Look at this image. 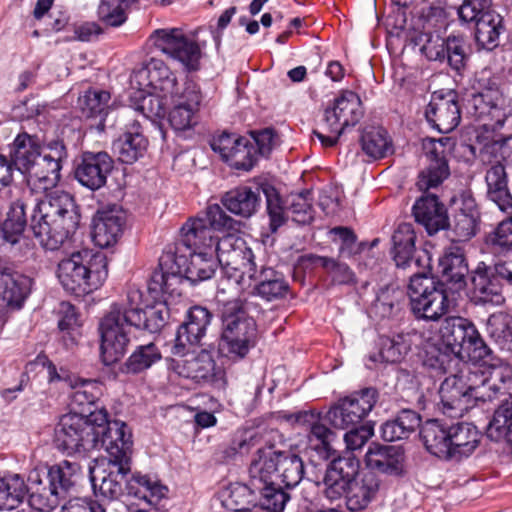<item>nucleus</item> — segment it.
<instances>
[{
    "label": "nucleus",
    "mask_w": 512,
    "mask_h": 512,
    "mask_svg": "<svg viewBox=\"0 0 512 512\" xmlns=\"http://www.w3.org/2000/svg\"><path fill=\"white\" fill-rule=\"evenodd\" d=\"M466 346L463 349L461 357L467 356L470 360L475 362L476 365H481L482 369L487 367L491 362V349L481 338L478 330L474 331V336H471Z\"/></svg>",
    "instance_id": "nucleus-61"
},
{
    "label": "nucleus",
    "mask_w": 512,
    "mask_h": 512,
    "mask_svg": "<svg viewBox=\"0 0 512 512\" xmlns=\"http://www.w3.org/2000/svg\"><path fill=\"white\" fill-rule=\"evenodd\" d=\"M74 391L71 394V405L74 410V413L84 416L83 414L88 412L90 414V410L86 409L87 407L93 405L97 400V392H96V383L91 380H84L78 378L77 387L73 388Z\"/></svg>",
    "instance_id": "nucleus-58"
},
{
    "label": "nucleus",
    "mask_w": 512,
    "mask_h": 512,
    "mask_svg": "<svg viewBox=\"0 0 512 512\" xmlns=\"http://www.w3.org/2000/svg\"><path fill=\"white\" fill-rule=\"evenodd\" d=\"M413 215L429 235H434L449 226V217L445 205L433 194L421 196L413 205Z\"/></svg>",
    "instance_id": "nucleus-30"
},
{
    "label": "nucleus",
    "mask_w": 512,
    "mask_h": 512,
    "mask_svg": "<svg viewBox=\"0 0 512 512\" xmlns=\"http://www.w3.org/2000/svg\"><path fill=\"white\" fill-rule=\"evenodd\" d=\"M122 163L133 164L144 157L148 148V140L141 131L138 121L127 126L122 137L113 145Z\"/></svg>",
    "instance_id": "nucleus-37"
},
{
    "label": "nucleus",
    "mask_w": 512,
    "mask_h": 512,
    "mask_svg": "<svg viewBox=\"0 0 512 512\" xmlns=\"http://www.w3.org/2000/svg\"><path fill=\"white\" fill-rule=\"evenodd\" d=\"M481 434L471 423L459 422L450 426L449 460L469 457L480 443Z\"/></svg>",
    "instance_id": "nucleus-36"
},
{
    "label": "nucleus",
    "mask_w": 512,
    "mask_h": 512,
    "mask_svg": "<svg viewBox=\"0 0 512 512\" xmlns=\"http://www.w3.org/2000/svg\"><path fill=\"white\" fill-rule=\"evenodd\" d=\"M169 123L174 130L184 131L196 124V113L199 110L202 93L199 85L192 79H186L175 95L171 94Z\"/></svg>",
    "instance_id": "nucleus-17"
},
{
    "label": "nucleus",
    "mask_w": 512,
    "mask_h": 512,
    "mask_svg": "<svg viewBox=\"0 0 512 512\" xmlns=\"http://www.w3.org/2000/svg\"><path fill=\"white\" fill-rule=\"evenodd\" d=\"M416 233L411 223H401L392 235V255L398 268H415V271H422L420 268L421 258L416 256Z\"/></svg>",
    "instance_id": "nucleus-31"
},
{
    "label": "nucleus",
    "mask_w": 512,
    "mask_h": 512,
    "mask_svg": "<svg viewBox=\"0 0 512 512\" xmlns=\"http://www.w3.org/2000/svg\"><path fill=\"white\" fill-rule=\"evenodd\" d=\"M79 223L80 213L74 197L55 191L35 203L30 226L40 244L54 251L75 233Z\"/></svg>",
    "instance_id": "nucleus-4"
},
{
    "label": "nucleus",
    "mask_w": 512,
    "mask_h": 512,
    "mask_svg": "<svg viewBox=\"0 0 512 512\" xmlns=\"http://www.w3.org/2000/svg\"><path fill=\"white\" fill-rule=\"evenodd\" d=\"M126 218L117 206L98 211L93 219L92 239L100 248L115 245L121 237Z\"/></svg>",
    "instance_id": "nucleus-27"
},
{
    "label": "nucleus",
    "mask_w": 512,
    "mask_h": 512,
    "mask_svg": "<svg viewBox=\"0 0 512 512\" xmlns=\"http://www.w3.org/2000/svg\"><path fill=\"white\" fill-rule=\"evenodd\" d=\"M248 278L257 282L255 294L268 302L283 299L289 293L284 275L271 267H262L260 271L256 269V275Z\"/></svg>",
    "instance_id": "nucleus-42"
},
{
    "label": "nucleus",
    "mask_w": 512,
    "mask_h": 512,
    "mask_svg": "<svg viewBox=\"0 0 512 512\" xmlns=\"http://www.w3.org/2000/svg\"><path fill=\"white\" fill-rule=\"evenodd\" d=\"M282 418L288 422L308 427V446L316 451L321 459L327 460L334 454L335 451L331 443L335 438V433L321 423L313 412L300 411L293 414H284Z\"/></svg>",
    "instance_id": "nucleus-23"
},
{
    "label": "nucleus",
    "mask_w": 512,
    "mask_h": 512,
    "mask_svg": "<svg viewBox=\"0 0 512 512\" xmlns=\"http://www.w3.org/2000/svg\"><path fill=\"white\" fill-rule=\"evenodd\" d=\"M181 233L183 245L192 251H215L220 239L201 217L187 221L182 226Z\"/></svg>",
    "instance_id": "nucleus-43"
},
{
    "label": "nucleus",
    "mask_w": 512,
    "mask_h": 512,
    "mask_svg": "<svg viewBox=\"0 0 512 512\" xmlns=\"http://www.w3.org/2000/svg\"><path fill=\"white\" fill-rule=\"evenodd\" d=\"M131 82L138 86L139 91L152 89L164 93L166 97L180 90L181 85L163 60L151 57L141 68L134 71Z\"/></svg>",
    "instance_id": "nucleus-19"
},
{
    "label": "nucleus",
    "mask_w": 512,
    "mask_h": 512,
    "mask_svg": "<svg viewBox=\"0 0 512 512\" xmlns=\"http://www.w3.org/2000/svg\"><path fill=\"white\" fill-rule=\"evenodd\" d=\"M132 444L129 432L106 450L110 459L107 474L102 477L99 485L100 499L120 498L124 495L126 477L131 472Z\"/></svg>",
    "instance_id": "nucleus-12"
},
{
    "label": "nucleus",
    "mask_w": 512,
    "mask_h": 512,
    "mask_svg": "<svg viewBox=\"0 0 512 512\" xmlns=\"http://www.w3.org/2000/svg\"><path fill=\"white\" fill-rule=\"evenodd\" d=\"M63 499L65 498L50 485L38 487L29 496L28 509L33 512H51L59 506Z\"/></svg>",
    "instance_id": "nucleus-59"
},
{
    "label": "nucleus",
    "mask_w": 512,
    "mask_h": 512,
    "mask_svg": "<svg viewBox=\"0 0 512 512\" xmlns=\"http://www.w3.org/2000/svg\"><path fill=\"white\" fill-rule=\"evenodd\" d=\"M109 100L110 93L103 90H89L79 98V105L83 116L99 119V130H104V121L110 109Z\"/></svg>",
    "instance_id": "nucleus-53"
},
{
    "label": "nucleus",
    "mask_w": 512,
    "mask_h": 512,
    "mask_svg": "<svg viewBox=\"0 0 512 512\" xmlns=\"http://www.w3.org/2000/svg\"><path fill=\"white\" fill-rule=\"evenodd\" d=\"M32 280L8 269L0 271V297L7 307L19 309L30 293Z\"/></svg>",
    "instance_id": "nucleus-38"
},
{
    "label": "nucleus",
    "mask_w": 512,
    "mask_h": 512,
    "mask_svg": "<svg viewBox=\"0 0 512 512\" xmlns=\"http://www.w3.org/2000/svg\"><path fill=\"white\" fill-rule=\"evenodd\" d=\"M141 300L142 294L139 290H130L126 298L112 304L109 312L102 318L99 325L100 348L106 365L118 361L125 354L132 327L157 333L167 323L169 308L165 303L159 302L142 309Z\"/></svg>",
    "instance_id": "nucleus-2"
},
{
    "label": "nucleus",
    "mask_w": 512,
    "mask_h": 512,
    "mask_svg": "<svg viewBox=\"0 0 512 512\" xmlns=\"http://www.w3.org/2000/svg\"><path fill=\"white\" fill-rule=\"evenodd\" d=\"M364 110L360 97L351 90H343L333 101L331 106L324 110L323 129L333 136L325 135L316 130L323 147H333L338 143L339 137L347 127L355 126L363 117Z\"/></svg>",
    "instance_id": "nucleus-9"
},
{
    "label": "nucleus",
    "mask_w": 512,
    "mask_h": 512,
    "mask_svg": "<svg viewBox=\"0 0 512 512\" xmlns=\"http://www.w3.org/2000/svg\"><path fill=\"white\" fill-rule=\"evenodd\" d=\"M43 150L40 140L35 135L23 132L18 134L11 144L9 157L15 169L26 175Z\"/></svg>",
    "instance_id": "nucleus-40"
},
{
    "label": "nucleus",
    "mask_w": 512,
    "mask_h": 512,
    "mask_svg": "<svg viewBox=\"0 0 512 512\" xmlns=\"http://www.w3.org/2000/svg\"><path fill=\"white\" fill-rule=\"evenodd\" d=\"M252 466L263 468V473L279 478L286 488L296 487L304 478L305 467L302 458L291 450H269L259 448Z\"/></svg>",
    "instance_id": "nucleus-11"
},
{
    "label": "nucleus",
    "mask_w": 512,
    "mask_h": 512,
    "mask_svg": "<svg viewBox=\"0 0 512 512\" xmlns=\"http://www.w3.org/2000/svg\"><path fill=\"white\" fill-rule=\"evenodd\" d=\"M144 92L140 91L139 96L136 97L135 110L150 119L164 117L169 109L170 98L166 97L164 93L153 90Z\"/></svg>",
    "instance_id": "nucleus-57"
},
{
    "label": "nucleus",
    "mask_w": 512,
    "mask_h": 512,
    "mask_svg": "<svg viewBox=\"0 0 512 512\" xmlns=\"http://www.w3.org/2000/svg\"><path fill=\"white\" fill-rule=\"evenodd\" d=\"M414 336L415 334L403 332L393 336H381L378 343L379 351L369 354V361L374 364L400 362L411 350Z\"/></svg>",
    "instance_id": "nucleus-41"
},
{
    "label": "nucleus",
    "mask_w": 512,
    "mask_h": 512,
    "mask_svg": "<svg viewBox=\"0 0 512 512\" xmlns=\"http://www.w3.org/2000/svg\"><path fill=\"white\" fill-rule=\"evenodd\" d=\"M473 295L478 303L499 305L504 301L502 285L504 280L494 272V265L480 262L472 272Z\"/></svg>",
    "instance_id": "nucleus-29"
},
{
    "label": "nucleus",
    "mask_w": 512,
    "mask_h": 512,
    "mask_svg": "<svg viewBox=\"0 0 512 512\" xmlns=\"http://www.w3.org/2000/svg\"><path fill=\"white\" fill-rule=\"evenodd\" d=\"M214 253V251H192L187 258L176 252L172 257L175 274L184 277L192 284L211 279L219 265L218 260L214 258Z\"/></svg>",
    "instance_id": "nucleus-24"
},
{
    "label": "nucleus",
    "mask_w": 512,
    "mask_h": 512,
    "mask_svg": "<svg viewBox=\"0 0 512 512\" xmlns=\"http://www.w3.org/2000/svg\"><path fill=\"white\" fill-rule=\"evenodd\" d=\"M404 451L399 446L373 444L366 455V465L382 473L399 475L403 471Z\"/></svg>",
    "instance_id": "nucleus-34"
},
{
    "label": "nucleus",
    "mask_w": 512,
    "mask_h": 512,
    "mask_svg": "<svg viewBox=\"0 0 512 512\" xmlns=\"http://www.w3.org/2000/svg\"><path fill=\"white\" fill-rule=\"evenodd\" d=\"M302 259L309 261L311 264L323 267L335 284L348 285L355 283V274L345 263L338 262L333 258L314 254L305 255Z\"/></svg>",
    "instance_id": "nucleus-56"
},
{
    "label": "nucleus",
    "mask_w": 512,
    "mask_h": 512,
    "mask_svg": "<svg viewBox=\"0 0 512 512\" xmlns=\"http://www.w3.org/2000/svg\"><path fill=\"white\" fill-rule=\"evenodd\" d=\"M311 192L305 190L301 193L291 195L289 211L292 218L299 224H309L313 220V208L309 198Z\"/></svg>",
    "instance_id": "nucleus-62"
},
{
    "label": "nucleus",
    "mask_w": 512,
    "mask_h": 512,
    "mask_svg": "<svg viewBox=\"0 0 512 512\" xmlns=\"http://www.w3.org/2000/svg\"><path fill=\"white\" fill-rule=\"evenodd\" d=\"M424 268L410 276L411 311L418 319L436 321L454 304V295L465 289L469 268L463 249L457 245L446 247L439 258L441 281H435Z\"/></svg>",
    "instance_id": "nucleus-1"
},
{
    "label": "nucleus",
    "mask_w": 512,
    "mask_h": 512,
    "mask_svg": "<svg viewBox=\"0 0 512 512\" xmlns=\"http://www.w3.org/2000/svg\"><path fill=\"white\" fill-rule=\"evenodd\" d=\"M380 486L381 480L373 471L361 473L345 487L347 508L352 512L366 509L375 500Z\"/></svg>",
    "instance_id": "nucleus-32"
},
{
    "label": "nucleus",
    "mask_w": 512,
    "mask_h": 512,
    "mask_svg": "<svg viewBox=\"0 0 512 512\" xmlns=\"http://www.w3.org/2000/svg\"><path fill=\"white\" fill-rule=\"evenodd\" d=\"M481 213L475 198L463 194L459 209L453 216L448 228L453 234V242H465L473 238L480 230Z\"/></svg>",
    "instance_id": "nucleus-28"
},
{
    "label": "nucleus",
    "mask_w": 512,
    "mask_h": 512,
    "mask_svg": "<svg viewBox=\"0 0 512 512\" xmlns=\"http://www.w3.org/2000/svg\"><path fill=\"white\" fill-rule=\"evenodd\" d=\"M125 488L129 496L145 500L153 505L157 504L167 492V488L158 480L139 473L133 474L129 479L126 477Z\"/></svg>",
    "instance_id": "nucleus-48"
},
{
    "label": "nucleus",
    "mask_w": 512,
    "mask_h": 512,
    "mask_svg": "<svg viewBox=\"0 0 512 512\" xmlns=\"http://www.w3.org/2000/svg\"><path fill=\"white\" fill-rule=\"evenodd\" d=\"M463 22H475V39L479 47L493 50L503 31L502 17L492 9V0H464L458 8Z\"/></svg>",
    "instance_id": "nucleus-10"
},
{
    "label": "nucleus",
    "mask_w": 512,
    "mask_h": 512,
    "mask_svg": "<svg viewBox=\"0 0 512 512\" xmlns=\"http://www.w3.org/2000/svg\"><path fill=\"white\" fill-rule=\"evenodd\" d=\"M262 469L252 465L249 467L250 487L252 493L255 494L256 504L262 510L283 512L290 496L275 482L272 476L264 474Z\"/></svg>",
    "instance_id": "nucleus-22"
},
{
    "label": "nucleus",
    "mask_w": 512,
    "mask_h": 512,
    "mask_svg": "<svg viewBox=\"0 0 512 512\" xmlns=\"http://www.w3.org/2000/svg\"><path fill=\"white\" fill-rule=\"evenodd\" d=\"M501 102L502 95L497 88H487L475 93L470 100L474 114L479 118L490 115L492 110H496Z\"/></svg>",
    "instance_id": "nucleus-60"
},
{
    "label": "nucleus",
    "mask_w": 512,
    "mask_h": 512,
    "mask_svg": "<svg viewBox=\"0 0 512 512\" xmlns=\"http://www.w3.org/2000/svg\"><path fill=\"white\" fill-rule=\"evenodd\" d=\"M429 161L418 177L417 186L420 190H429L439 186L450 174L448 161L443 150H438L436 145L427 151Z\"/></svg>",
    "instance_id": "nucleus-45"
},
{
    "label": "nucleus",
    "mask_w": 512,
    "mask_h": 512,
    "mask_svg": "<svg viewBox=\"0 0 512 512\" xmlns=\"http://www.w3.org/2000/svg\"><path fill=\"white\" fill-rule=\"evenodd\" d=\"M203 220L207 221V225L215 231L222 230H238L239 222L226 214L222 207L218 204L209 205L206 209Z\"/></svg>",
    "instance_id": "nucleus-63"
},
{
    "label": "nucleus",
    "mask_w": 512,
    "mask_h": 512,
    "mask_svg": "<svg viewBox=\"0 0 512 512\" xmlns=\"http://www.w3.org/2000/svg\"><path fill=\"white\" fill-rule=\"evenodd\" d=\"M174 369L178 375L198 383H211L223 375V370L216 364L210 349H202L195 355L175 361Z\"/></svg>",
    "instance_id": "nucleus-26"
},
{
    "label": "nucleus",
    "mask_w": 512,
    "mask_h": 512,
    "mask_svg": "<svg viewBox=\"0 0 512 512\" xmlns=\"http://www.w3.org/2000/svg\"><path fill=\"white\" fill-rule=\"evenodd\" d=\"M475 330V325L466 318L459 316L445 318L439 333L443 344L450 350L453 357L447 352L432 347L426 351L424 365L440 372H449L452 363H455V366L460 364L458 356L463 353L466 342L474 336Z\"/></svg>",
    "instance_id": "nucleus-7"
},
{
    "label": "nucleus",
    "mask_w": 512,
    "mask_h": 512,
    "mask_svg": "<svg viewBox=\"0 0 512 512\" xmlns=\"http://www.w3.org/2000/svg\"><path fill=\"white\" fill-rule=\"evenodd\" d=\"M262 436L254 428L239 429L231 439L229 445L220 448L217 452V459L220 462H229L237 456L247 454L252 448L261 443Z\"/></svg>",
    "instance_id": "nucleus-49"
},
{
    "label": "nucleus",
    "mask_w": 512,
    "mask_h": 512,
    "mask_svg": "<svg viewBox=\"0 0 512 512\" xmlns=\"http://www.w3.org/2000/svg\"><path fill=\"white\" fill-rule=\"evenodd\" d=\"M421 423V416L411 409L401 410L397 416L381 426V437L388 442L406 439Z\"/></svg>",
    "instance_id": "nucleus-46"
},
{
    "label": "nucleus",
    "mask_w": 512,
    "mask_h": 512,
    "mask_svg": "<svg viewBox=\"0 0 512 512\" xmlns=\"http://www.w3.org/2000/svg\"><path fill=\"white\" fill-rule=\"evenodd\" d=\"M211 318L212 314L208 309L201 306L191 307L185 321L177 329L171 353L184 356L190 347L201 345Z\"/></svg>",
    "instance_id": "nucleus-20"
},
{
    "label": "nucleus",
    "mask_w": 512,
    "mask_h": 512,
    "mask_svg": "<svg viewBox=\"0 0 512 512\" xmlns=\"http://www.w3.org/2000/svg\"><path fill=\"white\" fill-rule=\"evenodd\" d=\"M28 493V487L19 474L0 476V509L16 508Z\"/></svg>",
    "instance_id": "nucleus-54"
},
{
    "label": "nucleus",
    "mask_w": 512,
    "mask_h": 512,
    "mask_svg": "<svg viewBox=\"0 0 512 512\" xmlns=\"http://www.w3.org/2000/svg\"><path fill=\"white\" fill-rule=\"evenodd\" d=\"M442 382L439 394L443 405V412L450 417L462 416L470 409V385L468 377L471 375V364L463 363L451 369Z\"/></svg>",
    "instance_id": "nucleus-14"
},
{
    "label": "nucleus",
    "mask_w": 512,
    "mask_h": 512,
    "mask_svg": "<svg viewBox=\"0 0 512 512\" xmlns=\"http://www.w3.org/2000/svg\"><path fill=\"white\" fill-rule=\"evenodd\" d=\"M378 393L374 388H365L340 399L326 413L327 421L337 429H349L359 425L377 402Z\"/></svg>",
    "instance_id": "nucleus-15"
},
{
    "label": "nucleus",
    "mask_w": 512,
    "mask_h": 512,
    "mask_svg": "<svg viewBox=\"0 0 512 512\" xmlns=\"http://www.w3.org/2000/svg\"><path fill=\"white\" fill-rule=\"evenodd\" d=\"M360 461L352 452H345L334 458L327 466L323 478V494L330 500H339L345 493V487L360 473Z\"/></svg>",
    "instance_id": "nucleus-18"
},
{
    "label": "nucleus",
    "mask_w": 512,
    "mask_h": 512,
    "mask_svg": "<svg viewBox=\"0 0 512 512\" xmlns=\"http://www.w3.org/2000/svg\"><path fill=\"white\" fill-rule=\"evenodd\" d=\"M467 380L470 385V409L478 403L493 401L500 394L499 387L488 380L481 365L471 364V375Z\"/></svg>",
    "instance_id": "nucleus-52"
},
{
    "label": "nucleus",
    "mask_w": 512,
    "mask_h": 512,
    "mask_svg": "<svg viewBox=\"0 0 512 512\" xmlns=\"http://www.w3.org/2000/svg\"><path fill=\"white\" fill-rule=\"evenodd\" d=\"M149 41L157 50L179 61L185 69L198 70L201 59L200 47L188 38L182 29H157L150 35Z\"/></svg>",
    "instance_id": "nucleus-13"
},
{
    "label": "nucleus",
    "mask_w": 512,
    "mask_h": 512,
    "mask_svg": "<svg viewBox=\"0 0 512 512\" xmlns=\"http://www.w3.org/2000/svg\"><path fill=\"white\" fill-rule=\"evenodd\" d=\"M57 276L66 291L77 296L89 294L108 276L107 257L88 249L73 252L59 262Z\"/></svg>",
    "instance_id": "nucleus-5"
},
{
    "label": "nucleus",
    "mask_w": 512,
    "mask_h": 512,
    "mask_svg": "<svg viewBox=\"0 0 512 512\" xmlns=\"http://www.w3.org/2000/svg\"><path fill=\"white\" fill-rule=\"evenodd\" d=\"M486 434L492 441L505 442L512 447V396L495 410Z\"/></svg>",
    "instance_id": "nucleus-51"
},
{
    "label": "nucleus",
    "mask_w": 512,
    "mask_h": 512,
    "mask_svg": "<svg viewBox=\"0 0 512 512\" xmlns=\"http://www.w3.org/2000/svg\"><path fill=\"white\" fill-rule=\"evenodd\" d=\"M222 345L236 357L243 358L256 340V322L244 310L239 299L228 301L221 311Z\"/></svg>",
    "instance_id": "nucleus-8"
},
{
    "label": "nucleus",
    "mask_w": 512,
    "mask_h": 512,
    "mask_svg": "<svg viewBox=\"0 0 512 512\" xmlns=\"http://www.w3.org/2000/svg\"><path fill=\"white\" fill-rule=\"evenodd\" d=\"M26 208L27 204L24 199H16L11 202L6 218L1 225L0 234L2 242L12 249L25 240L24 231L27 226Z\"/></svg>",
    "instance_id": "nucleus-39"
},
{
    "label": "nucleus",
    "mask_w": 512,
    "mask_h": 512,
    "mask_svg": "<svg viewBox=\"0 0 512 512\" xmlns=\"http://www.w3.org/2000/svg\"><path fill=\"white\" fill-rule=\"evenodd\" d=\"M67 149L62 141H52L27 172L28 182L44 192L57 186L61 179L62 162L67 159Z\"/></svg>",
    "instance_id": "nucleus-16"
},
{
    "label": "nucleus",
    "mask_w": 512,
    "mask_h": 512,
    "mask_svg": "<svg viewBox=\"0 0 512 512\" xmlns=\"http://www.w3.org/2000/svg\"><path fill=\"white\" fill-rule=\"evenodd\" d=\"M214 252L223 274L218 292L239 291L245 275H256L254 254L242 237L236 234L221 237Z\"/></svg>",
    "instance_id": "nucleus-6"
},
{
    "label": "nucleus",
    "mask_w": 512,
    "mask_h": 512,
    "mask_svg": "<svg viewBox=\"0 0 512 512\" xmlns=\"http://www.w3.org/2000/svg\"><path fill=\"white\" fill-rule=\"evenodd\" d=\"M113 167L114 161L108 153L85 152L75 169V178L82 186L97 190L106 184Z\"/></svg>",
    "instance_id": "nucleus-25"
},
{
    "label": "nucleus",
    "mask_w": 512,
    "mask_h": 512,
    "mask_svg": "<svg viewBox=\"0 0 512 512\" xmlns=\"http://www.w3.org/2000/svg\"><path fill=\"white\" fill-rule=\"evenodd\" d=\"M222 205L231 213L250 218L261 204V189L239 186L227 191L221 198Z\"/></svg>",
    "instance_id": "nucleus-35"
},
{
    "label": "nucleus",
    "mask_w": 512,
    "mask_h": 512,
    "mask_svg": "<svg viewBox=\"0 0 512 512\" xmlns=\"http://www.w3.org/2000/svg\"><path fill=\"white\" fill-rule=\"evenodd\" d=\"M420 437L429 453L449 460L450 426L436 419L429 420L421 427Z\"/></svg>",
    "instance_id": "nucleus-44"
},
{
    "label": "nucleus",
    "mask_w": 512,
    "mask_h": 512,
    "mask_svg": "<svg viewBox=\"0 0 512 512\" xmlns=\"http://www.w3.org/2000/svg\"><path fill=\"white\" fill-rule=\"evenodd\" d=\"M486 243L494 252H502L512 246V215L498 224L487 236Z\"/></svg>",
    "instance_id": "nucleus-64"
},
{
    "label": "nucleus",
    "mask_w": 512,
    "mask_h": 512,
    "mask_svg": "<svg viewBox=\"0 0 512 512\" xmlns=\"http://www.w3.org/2000/svg\"><path fill=\"white\" fill-rule=\"evenodd\" d=\"M361 149L371 159H381L393 153L392 139L380 126H366L360 136Z\"/></svg>",
    "instance_id": "nucleus-47"
},
{
    "label": "nucleus",
    "mask_w": 512,
    "mask_h": 512,
    "mask_svg": "<svg viewBox=\"0 0 512 512\" xmlns=\"http://www.w3.org/2000/svg\"><path fill=\"white\" fill-rule=\"evenodd\" d=\"M486 197L502 212L512 210V193L508 186V175L503 163L496 162L485 172Z\"/></svg>",
    "instance_id": "nucleus-33"
},
{
    "label": "nucleus",
    "mask_w": 512,
    "mask_h": 512,
    "mask_svg": "<svg viewBox=\"0 0 512 512\" xmlns=\"http://www.w3.org/2000/svg\"><path fill=\"white\" fill-rule=\"evenodd\" d=\"M130 431L118 420L109 421L104 409L88 416L69 413L60 418L54 432L56 448L67 455H85L92 450L105 451Z\"/></svg>",
    "instance_id": "nucleus-3"
},
{
    "label": "nucleus",
    "mask_w": 512,
    "mask_h": 512,
    "mask_svg": "<svg viewBox=\"0 0 512 512\" xmlns=\"http://www.w3.org/2000/svg\"><path fill=\"white\" fill-rule=\"evenodd\" d=\"M80 475V465L68 460H63L49 466L47 471L50 487L59 492L64 498H66L70 490L76 485Z\"/></svg>",
    "instance_id": "nucleus-50"
},
{
    "label": "nucleus",
    "mask_w": 512,
    "mask_h": 512,
    "mask_svg": "<svg viewBox=\"0 0 512 512\" xmlns=\"http://www.w3.org/2000/svg\"><path fill=\"white\" fill-rule=\"evenodd\" d=\"M161 358V352L154 343L149 342L144 345H139L126 360L123 372L127 374H139L152 367L155 363L160 361Z\"/></svg>",
    "instance_id": "nucleus-55"
},
{
    "label": "nucleus",
    "mask_w": 512,
    "mask_h": 512,
    "mask_svg": "<svg viewBox=\"0 0 512 512\" xmlns=\"http://www.w3.org/2000/svg\"><path fill=\"white\" fill-rule=\"evenodd\" d=\"M427 121L438 132H452L460 123L461 112L456 92H434L426 108Z\"/></svg>",
    "instance_id": "nucleus-21"
}]
</instances>
